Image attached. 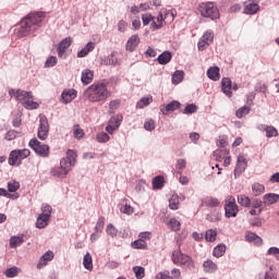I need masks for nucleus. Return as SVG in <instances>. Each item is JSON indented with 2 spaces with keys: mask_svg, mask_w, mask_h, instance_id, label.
Here are the masks:
<instances>
[{
  "mask_svg": "<svg viewBox=\"0 0 279 279\" xmlns=\"http://www.w3.org/2000/svg\"><path fill=\"white\" fill-rule=\"evenodd\" d=\"M50 219L51 218H49V216H43V214H39L35 223L36 228H38V230L47 228Z\"/></svg>",
  "mask_w": 279,
  "mask_h": 279,
  "instance_id": "412c9836",
  "label": "nucleus"
},
{
  "mask_svg": "<svg viewBox=\"0 0 279 279\" xmlns=\"http://www.w3.org/2000/svg\"><path fill=\"white\" fill-rule=\"evenodd\" d=\"M162 23H165V17H162V13H158L157 17H154L151 24H150V29L153 32H156L157 29H161Z\"/></svg>",
  "mask_w": 279,
  "mask_h": 279,
  "instance_id": "aec40b11",
  "label": "nucleus"
},
{
  "mask_svg": "<svg viewBox=\"0 0 279 279\" xmlns=\"http://www.w3.org/2000/svg\"><path fill=\"white\" fill-rule=\"evenodd\" d=\"M95 49V43L89 41L86 46L77 52V58H86L90 51Z\"/></svg>",
  "mask_w": 279,
  "mask_h": 279,
  "instance_id": "c85d7f7f",
  "label": "nucleus"
},
{
  "mask_svg": "<svg viewBox=\"0 0 279 279\" xmlns=\"http://www.w3.org/2000/svg\"><path fill=\"white\" fill-rule=\"evenodd\" d=\"M58 64V58L57 57H49L46 62H45V68L46 69H51L52 66H56Z\"/></svg>",
  "mask_w": 279,
  "mask_h": 279,
  "instance_id": "bf43d9fd",
  "label": "nucleus"
},
{
  "mask_svg": "<svg viewBox=\"0 0 279 279\" xmlns=\"http://www.w3.org/2000/svg\"><path fill=\"white\" fill-rule=\"evenodd\" d=\"M167 226L172 230V232H180V229L182 228V223H180L175 218H170Z\"/></svg>",
  "mask_w": 279,
  "mask_h": 279,
  "instance_id": "473e14b6",
  "label": "nucleus"
},
{
  "mask_svg": "<svg viewBox=\"0 0 279 279\" xmlns=\"http://www.w3.org/2000/svg\"><path fill=\"white\" fill-rule=\"evenodd\" d=\"M223 254H226V244H218L213 251V256L216 258H221Z\"/></svg>",
  "mask_w": 279,
  "mask_h": 279,
  "instance_id": "ea45409f",
  "label": "nucleus"
},
{
  "mask_svg": "<svg viewBox=\"0 0 279 279\" xmlns=\"http://www.w3.org/2000/svg\"><path fill=\"white\" fill-rule=\"evenodd\" d=\"M201 16L204 19H210V21H217L220 19L219 8L215 5V2H202L197 8Z\"/></svg>",
  "mask_w": 279,
  "mask_h": 279,
  "instance_id": "20e7f679",
  "label": "nucleus"
},
{
  "mask_svg": "<svg viewBox=\"0 0 279 279\" xmlns=\"http://www.w3.org/2000/svg\"><path fill=\"white\" fill-rule=\"evenodd\" d=\"M69 171H71V168L66 165V160L61 159L60 167L52 168L50 173L54 178H61V180H64V178L69 175Z\"/></svg>",
  "mask_w": 279,
  "mask_h": 279,
  "instance_id": "9d476101",
  "label": "nucleus"
},
{
  "mask_svg": "<svg viewBox=\"0 0 279 279\" xmlns=\"http://www.w3.org/2000/svg\"><path fill=\"white\" fill-rule=\"evenodd\" d=\"M144 129L147 131V132H154V130H156V122L151 119L147 120L145 123H144Z\"/></svg>",
  "mask_w": 279,
  "mask_h": 279,
  "instance_id": "e2e57ef3",
  "label": "nucleus"
},
{
  "mask_svg": "<svg viewBox=\"0 0 279 279\" xmlns=\"http://www.w3.org/2000/svg\"><path fill=\"white\" fill-rule=\"evenodd\" d=\"M169 208L170 210H178V208H180V196H178V194H173L169 198Z\"/></svg>",
  "mask_w": 279,
  "mask_h": 279,
  "instance_id": "72a5a7b5",
  "label": "nucleus"
},
{
  "mask_svg": "<svg viewBox=\"0 0 279 279\" xmlns=\"http://www.w3.org/2000/svg\"><path fill=\"white\" fill-rule=\"evenodd\" d=\"M207 77L213 82H219L221 74L219 73V66H213L207 70Z\"/></svg>",
  "mask_w": 279,
  "mask_h": 279,
  "instance_id": "b1692460",
  "label": "nucleus"
},
{
  "mask_svg": "<svg viewBox=\"0 0 279 279\" xmlns=\"http://www.w3.org/2000/svg\"><path fill=\"white\" fill-rule=\"evenodd\" d=\"M219 204V198H215L213 196H208L205 198V206H208V208H217Z\"/></svg>",
  "mask_w": 279,
  "mask_h": 279,
  "instance_id": "79ce46f5",
  "label": "nucleus"
},
{
  "mask_svg": "<svg viewBox=\"0 0 279 279\" xmlns=\"http://www.w3.org/2000/svg\"><path fill=\"white\" fill-rule=\"evenodd\" d=\"M247 169V159L243 156L238 157L236 166L234 169V178L236 179L238 175H241Z\"/></svg>",
  "mask_w": 279,
  "mask_h": 279,
  "instance_id": "2eb2a0df",
  "label": "nucleus"
},
{
  "mask_svg": "<svg viewBox=\"0 0 279 279\" xmlns=\"http://www.w3.org/2000/svg\"><path fill=\"white\" fill-rule=\"evenodd\" d=\"M268 256H275V258H279V248L277 246H271L267 251Z\"/></svg>",
  "mask_w": 279,
  "mask_h": 279,
  "instance_id": "774afa93",
  "label": "nucleus"
},
{
  "mask_svg": "<svg viewBox=\"0 0 279 279\" xmlns=\"http://www.w3.org/2000/svg\"><path fill=\"white\" fill-rule=\"evenodd\" d=\"M120 211L124 215H133L134 208L130 206L129 204L120 205Z\"/></svg>",
  "mask_w": 279,
  "mask_h": 279,
  "instance_id": "052dcab7",
  "label": "nucleus"
},
{
  "mask_svg": "<svg viewBox=\"0 0 279 279\" xmlns=\"http://www.w3.org/2000/svg\"><path fill=\"white\" fill-rule=\"evenodd\" d=\"M109 122H110L111 124H113L114 128H118V129H119V128L121 126V123H123V114L118 113V114L111 117V119L109 120Z\"/></svg>",
  "mask_w": 279,
  "mask_h": 279,
  "instance_id": "a18cd8bd",
  "label": "nucleus"
},
{
  "mask_svg": "<svg viewBox=\"0 0 279 279\" xmlns=\"http://www.w3.org/2000/svg\"><path fill=\"white\" fill-rule=\"evenodd\" d=\"M20 271H21V268L13 266L11 268H8L4 271V276H5V278H16V276H19Z\"/></svg>",
  "mask_w": 279,
  "mask_h": 279,
  "instance_id": "a19ab883",
  "label": "nucleus"
},
{
  "mask_svg": "<svg viewBox=\"0 0 279 279\" xmlns=\"http://www.w3.org/2000/svg\"><path fill=\"white\" fill-rule=\"evenodd\" d=\"M51 213H53V208L49 204H43L41 205V215L44 217H48L51 219Z\"/></svg>",
  "mask_w": 279,
  "mask_h": 279,
  "instance_id": "3c124183",
  "label": "nucleus"
},
{
  "mask_svg": "<svg viewBox=\"0 0 279 279\" xmlns=\"http://www.w3.org/2000/svg\"><path fill=\"white\" fill-rule=\"evenodd\" d=\"M21 189V183L19 181H11L8 183L9 193H16Z\"/></svg>",
  "mask_w": 279,
  "mask_h": 279,
  "instance_id": "864d4df0",
  "label": "nucleus"
},
{
  "mask_svg": "<svg viewBox=\"0 0 279 279\" xmlns=\"http://www.w3.org/2000/svg\"><path fill=\"white\" fill-rule=\"evenodd\" d=\"M155 279H174V278L171 277L169 271L165 270V271L158 272Z\"/></svg>",
  "mask_w": 279,
  "mask_h": 279,
  "instance_id": "338daca9",
  "label": "nucleus"
},
{
  "mask_svg": "<svg viewBox=\"0 0 279 279\" xmlns=\"http://www.w3.org/2000/svg\"><path fill=\"white\" fill-rule=\"evenodd\" d=\"M159 12L163 17V21H168V23H173L175 20V10L161 9Z\"/></svg>",
  "mask_w": 279,
  "mask_h": 279,
  "instance_id": "393cba45",
  "label": "nucleus"
},
{
  "mask_svg": "<svg viewBox=\"0 0 279 279\" xmlns=\"http://www.w3.org/2000/svg\"><path fill=\"white\" fill-rule=\"evenodd\" d=\"M32 151L27 148L11 150L9 155V165L11 167H21L25 158H29Z\"/></svg>",
  "mask_w": 279,
  "mask_h": 279,
  "instance_id": "39448f33",
  "label": "nucleus"
},
{
  "mask_svg": "<svg viewBox=\"0 0 279 279\" xmlns=\"http://www.w3.org/2000/svg\"><path fill=\"white\" fill-rule=\"evenodd\" d=\"M205 239L206 241H208L209 243H213L215 241H217V230L215 229H208L205 233Z\"/></svg>",
  "mask_w": 279,
  "mask_h": 279,
  "instance_id": "37998d69",
  "label": "nucleus"
},
{
  "mask_svg": "<svg viewBox=\"0 0 279 279\" xmlns=\"http://www.w3.org/2000/svg\"><path fill=\"white\" fill-rule=\"evenodd\" d=\"M62 160H65V165L71 169V167H75L77 162V153L73 149H69Z\"/></svg>",
  "mask_w": 279,
  "mask_h": 279,
  "instance_id": "dca6fc26",
  "label": "nucleus"
},
{
  "mask_svg": "<svg viewBox=\"0 0 279 279\" xmlns=\"http://www.w3.org/2000/svg\"><path fill=\"white\" fill-rule=\"evenodd\" d=\"M24 242L25 240L23 235H14V236H11L9 241V245L11 250H16V247H20V245H23Z\"/></svg>",
  "mask_w": 279,
  "mask_h": 279,
  "instance_id": "a878e982",
  "label": "nucleus"
},
{
  "mask_svg": "<svg viewBox=\"0 0 279 279\" xmlns=\"http://www.w3.org/2000/svg\"><path fill=\"white\" fill-rule=\"evenodd\" d=\"M265 132H266V137L267 138H274V136H278V130L274 126L268 125L265 129Z\"/></svg>",
  "mask_w": 279,
  "mask_h": 279,
  "instance_id": "13d9d810",
  "label": "nucleus"
},
{
  "mask_svg": "<svg viewBox=\"0 0 279 279\" xmlns=\"http://www.w3.org/2000/svg\"><path fill=\"white\" fill-rule=\"evenodd\" d=\"M43 27V17L40 14H28L20 23L16 29L17 38H25L32 36Z\"/></svg>",
  "mask_w": 279,
  "mask_h": 279,
  "instance_id": "f257e3e1",
  "label": "nucleus"
},
{
  "mask_svg": "<svg viewBox=\"0 0 279 279\" xmlns=\"http://www.w3.org/2000/svg\"><path fill=\"white\" fill-rule=\"evenodd\" d=\"M177 169H179V175H182V171L186 169V159H178Z\"/></svg>",
  "mask_w": 279,
  "mask_h": 279,
  "instance_id": "680f3d73",
  "label": "nucleus"
},
{
  "mask_svg": "<svg viewBox=\"0 0 279 279\" xmlns=\"http://www.w3.org/2000/svg\"><path fill=\"white\" fill-rule=\"evenodd\" d=\"M260 0H248L244 2V14L254 15L260 10Z\"/></svg>",
  "mask_w": 279,
  "mask_h": 279,
  "instance_id": "f8f14e48",
  "label": "nucleus"
},
{
  "mask_svg": "<svg viewBox=\"0 0 279 279\" xmlns=\"http://www.w3.org/2000/svg\"><path fill=\"white\" fill-rule=\"evenodd\" d=\"M83 265L88 271H93V256L90 253L84 255Z\"/></svg>",
  "mask_w": 279,
  "mask_h": 279,
  "instance_id": "58836bf2",
  "label": "nucleus"
},
{
  "mask_svg": "<svg viewBox=\"0 0 279 279\" xmlns=\"http://www.w3.org/2000/svg\"><path fill=\"white\" fill-rule=\"evenodd\" d=\"M245 240L248 241V243H255L256 245H260L263 243V239L254 232L247 233L245 235Z\"/></svg>",
  "mask_w": 279,
  "mask_h": 279,
  "instance_id": "2f4dec72",
  "label": "nucleus"
},
{
  "mask_svg": "<svg viewBox=\"0 0 279 279\" xmlns=\"http://www.w3.org/2000/svg\"><path fill=\"white\" fill-rule=\"evenodd\" d=\"M49 260H53V252H51V251L46 252L41 256L39 264L37 265V268L40 269V265H47V263H49Z\"/></svg>",
  "mask_w": 279,
  "mask_h": 279,
  "instance_id": "c9c22d12",
  "label": "nucleus"
},
{
  "mask_svg": "<svg viewBox=\"0 0 279 279\" xmlns=\"http://www.w3.org/2000/svg\"><path fill=\"white\" fill-rule=\"evenodd\" d=\"M279 202V194L276 193H268L264 195V204L266 206H271L274 204H278Z\"/></svg>",
  "mask_w": 279,
  "mask_h": 279,
  "instance_id": "5701e85b",
  "label": "nucleus"
},
{
  "mask_svg": "<svg viewBox=\"0 0 279 279\" xmlns=\"http://www.w3.org/2000/svg\"><path fill=\"white\" fill-rule=\"evenodd\" d=\"M238 204L242 206V208H250L252 206V198L245 194H239L238 197Z\"/></svg>",
  "mask_w": 279,
  "mask_h": 279,
  "instance_id": "cd10ccee",
  "label": "nucleus"
},
{
  "mask_svg": "<svg viewBox=\"0 0 279 279\" xmlns=\"http://www.w3.org/2000/svg\"><path fill=\"white\" fill-rule=\"evenodd\" d=\"M106 226V218L104 216L99 217L96 226H95V231L99 232L101 234V232H104V227Z\"/></svg>",
  "mask_w": 279,
  "mask_h": 279,
  "instance_id": "8fccbe9b",
  "label": "nucleus"
},
{
  "mask_svg": "<svg viewBox=\"0 0 279 279\" xmlns=\"http://www.w3.org/2000/svg\"><path fill=\"white\" fill-rule=\"evenodd\" d=\"M172 262L174 265H179V267H182L183 269H194L195 264L193 263V259L189 255H184L180 251H174L172 253Z\"/></svg>",
  "mask_w": 279,
  "mask_h": 279,
  "instance_id": "423d86ee",
  "label": "nucleus"
},
{
  "mask_svg": "<svg viewBox=\"0 0 279 279\" xmlns=\"http://www.w3.org/2000/svg\"><path fill=\"white\" fill-rule=\"evenodd\" d=\"M132 247L134 250H147V243L143 240H135L133 243H132Z\"/></svg>",
  "mask_w": 279,
  "mask_h": 279,
  "instance_id": "4d7b16f0",
  "label": "nucleus"
},
{
  "mask_svg": "<svg viewBox=\"0 0 279 279\" xmlns=\"http://www.w3.org/2000/svg\"><path fill=\"white\" fill-rule=\"evenodd\" d=\"M263 204H265L263 201L258 198H252L250 208H263Z\"/></svg>",
  "mask_w": 279,
  "mask_h": 279,
  "instance_id": "69168bd1",
  "label": "nucleus"
},
{
  "mask_svg": "<svg viewBox=\"0 0 279 279\" xmlns=\"http://www.w3.org/2000/svg\"><path fill=\"white\" fill-rule=\"evenodd\" d=\"M141 45V38L138 35H133L131 38L126 41V51H130L131 53L136 50V47Z\"/></svg>",
  "mask_w": 279,
  "mask_h": 279,
  "instance_id": "a211bd4d",
  "label": "nucleus"
},
{
  "mask_svg": "<svg viewBox=\"0 0 279 279\" xmlns=\"http://www.w3.org/2000/svg\"><path fill=\"white\" fill-rule=\"evenodd\" d=\"M172 54L169 51H163L161 54L158 56L157 61L160 64H169L171 62Z\"/></svg>",
  "mask_w": 279,
  "mask_h": 279,
  "instance_id": "f704fd0d",
  "label": "nucleus"
},
{
  "mask_svg": "<svg viewBox=\"0 0 279 279\" xmlns=\"http://www.w3.org/2000/svg\"><path fill=\"white\" fill-rule=\"evenodd\" d=\"M97 143H108L110 141V135L106 132H100L96 135Z\"/></svg>",
  "mask_w": 279,
  "mask_h": 279,
  "instance_id": "5fc2aeb1",
  "label": "nucleus"
},
{
  "mask_svg": "<svg viewBox=\"0 0 279 279\" xmlns=\"http://www.w3.org/2000/svg\"><path fill=\"white\" fill-rule=\"evenodd\" d=\"M184 80V71L182 70H177L173 74H172V84H181Z\"/></svg>",
  "mask_w": 279,
  "mask_h": 279,
  "instance_id": "e433bc0d",
  "label": "nucleus"
},
{
  "mask_svg": "<svg viewBox=\"0 0 279 279\" xmlns=\"http://www.w3.org/2000/svg\"><path fill=\"white\" fill-rule=\"evenodd\" d=\"M100 62L105 66H117L119 64V59L114 57V52H111V54L101 58Z\"/></svg>",
  "mask_w": 279,
  "mask_h": 279,
  "instance_id": "6ab92c4d",
  "label": "nucleus"
},
{
  "mask_svg": "<svg viewBox=\"0 0 279 279\" xmlns=\"http://www.w3.org/2000/svg\"><path fill=\"white\" fill-rule=\"evenodd\" d=\"M239 215V205H236V199L234 197H230L225 203V217L227 219L234 218Z\"/></svg>",
  "mask_w": 279,
  "mask_h": 279,
  "instance_id": "1a4fd4ad",
  "label": "nucleus"
},
{
  "mask_svg": "<svg viewBox=\"0 0 279 279\" xmlns=\"http://www.w3.org/2000/svg\"><path fill=\"white\" fill-rule=\"evenodd\" d=\"M72 43L73 40L71 39V37H66L59 43L57 48V53L59 58H64V53H66V49L71 47Z\"/></svg>",
  "mask_w": 279,
  "mask_h": 279,
  "instance_id": "4468645a",
  "label": "nucleus"
},
{
  "mask_svg": "<svg viewBox=\"0 0 279 279\" xmlns=\"http://www.w3.org/2000/svg\"><path fill=\"white\" fill-rule=\"evenodd\" d=\"M93 77H94V73L92 70H83L82 71V76H81V82L82 84H84L85 86L90 84V82H93Z\"/></svg>",
  "mask_w": 279,
  "mask_h": 279,
  "instance_id": "bb28decb",
  "label": "nucleus"
},
{
  "mask_svg": "<svg viewBox=\"0 0 279 279\" xmlns=\"http://www.w3.org/2000/svg\"><path fill=\"white\" fill-rule=\"evenodd\" d=\"M252 191H253L255 197H258V195H263V193H265V185H263L260 183H254L252 185Z\"/></svg>",
  "mask_w": 279,
  "mask_h": 279,
  "instance_id": "c03bdc74",
  "label": "nucleus"
},
{
  "mask_svg": "<svg viewBox=\"0 0 279 279\" xmlns=\"http://www.w3.org/2000/svg\"><path fill=\"white\" fill-rule=\"evenodd\" d=\"M28 145L40 158H47L49 156V145L40 143L38 138H32Z\"/></svg>",
  "mask_w": 279,
  "mask_h": 279,
  "instance_id": "0eeeda50",
  "label": "nucleus"
},
{
  "mask_svg": "<svg viewBox=\"0 0 279 279\" xmlns=\"http://www.w3.org/2000/svg\"><path fill=\"white\" fill-rule=\"evenodd\" d=\"M76 97L77 90H75L74 88L63 89V92L61 93V104L66 106L68 104H71V101H73V99H75Z\"/></svg>",
  "mask_w": 279,
  "mask_h": 279,
  "instance_id": "ddd939ff",
  "label": "nucleus"
},
{
  "mask_svg": "<svg viewBox=\"0 0 279 279\" xmlns=\"http://www.w3.org/2000/svg\"><path fill=\"white\" fill-rule=\"evenodd\" d=\"M37 136L39 141H47V138L49 137V120L45 114H39V126L37 131Z\"/></svg>",
  "mask_w": 279,
  "mask_h": 279,
  "instance_id": "6e6552de",
  "label": "nucleus"
},
{
  "mask_svg": "<svg viewBox=\"0 0 279 279\" xmlns=\"http://www.w3.org/2000/svg\"><path fill=\"white\" fill-rule=\"evenodd\" d=\"M11 97H15L17 101L25 108L26 110H38L40 105L34 101V94L32 92H25L23 89H11L9 92Z\"/></svg>",
  "mask_w": 279,
  "mask_h": 279,
  "instance_id": "7ed1b4c3",
  "label": "nucleus"
},
{
  "mask_svg": "<svg viewBox=\"0 0 279 279\" xmlns=\"http://www.w3.org/2000/svg\"><path fill=\"white\" fill-rule=\"evenodd\" d=\"M206 220L210 221V223H217V221H221V214H207Z\"/></svg>",
  "mask_w": 279,
  "mask_h": 279,
  "instance_id": "6e6d98bb",
  "label": "nucleus"
},
{
  "mask_svg": "<svg viewBox=\"0 0 279 279\" xmlns=\"http://www.w3.org/2000/svg\"><path fill=\"white\" fill-rule=\"evenodd\" d=\"M121 108V100L113 99L109 102V113L114 114L116 110H119Z\"/></svg>",
  "mask_w": 279,
  "mask_h": 279,
  "instance_id": "de8ad7c7",
  "label": "nucleus"
},
{
  "mask_svg": "<svg viewBox=\"0 0 279 279\" xmlns=\"http://www.w3.org/2000/svg\"><path fill=\"white\" fill-rule=\"evenodd\" d=\"M179 108H180V102L178 100H173L166 106H161L160 110L162 114H167V112H174V110H178Z\"/></svg>",
  "mask_w": 279,
  "mask_h": 279,
  "instance_id": "4be33fe9",
  "label": "nucleus"
},
{
  "mask_svg": "<svg viewBox=\"0 0 279 279\" xmlns=\"http://www.w3.org/2000/svg\"><path fill=\"white\" fill-rule=\"evenodd\" d=\"M133 272L135 274V278H137V279L145 278V268L142 266L133 267Z\"/></svg>",
  "mask_w": 279,
  "mask_h": 279,
  "instance_id": "603ef678",
  "label": "nucleus"
},
{
  "mask_svg": "<svg viewBox=\"0 0 279 279\" xmlns=\"http://www.w3.org/2000/svg\"><path fill=\"white\" fill-rule=\"evenodd\" d=\"M221 90L227 97H232V80L223 77L221 80Z\"/></svg>",
  "mask_w": 279,
  "mask_h": 279,
  "instance_id": "f3484780",
  "label": "nucleus"
},
{
  "mask_svg": "<svg viewBox=\"0 0 279 279\" xmlns=\"http://www.w3.org/2000/svg\"><path fill=\"white\" fill-rule=\"evenodd\" d=\"M106 232H107L108 236H111V239H114V236H117V234H119V230L112 223L107 225Z\"/></svg>",
  "mask_w": 279,
  "mask_h": 279,
  "instance_id": "09e8293b",
  "label": "nucleus"
},
{
  "mask_svg": "<svg viewBox=\"0 0 279 279\" xmlns=\"http://www.w3.org/2000/svg\"><path fill=\"white\" fill-rule=\"evenodd\" d=\"M84 99L89 104H99L106 101L110 97V90H108V84L104 82L93 83L86 88L83 94Z\"/></svg>",
  "mask_w": 279,
  "mask_h": 279,
  "instance_id": "f03ea898",
  "label": "nucleus"
},
{
  "mask_svg": "<svg viewBox=\"0 0 279 279\" xmlns=\"http://www.w3.org/2000/svg\"><path fill=\"white\" fill-rule=\"evenodd\" d=\"M203 269L206 274H215V271H217V264L210 259H207L203 264Z\"/></svg>",
  "mask_w": 279,
  "mask_h": 279,
  "instance_id": "c756f323",
  "label": "nucleus"
},
{
  "mask_svg": "<svg viewBox=\"0 0 279 279\" xmlns=\"http://www.w3.org/2000/svg\"><path fill=\"white\" fill-rule=\"evenodd\" d=\"M251 110L252 109L248 106L241 107L235 111V117L238 119H243V117H246V114L251 112Z\"/></svg>",
  "mask_w": 279,
  "mask_h": 279,
  "instance_id": "49530a36",
  "label": "nucleus"
},
{
  "mask_svg": "<svg viewBox=\"0 0 279 279\" xmlns=\"http://www.w3.org/2000/svg\"><path fill=\"white\" fill-rule=\"evenodd\" d=\"M213 40H215V34L211 31L205 32L198 40V51H206L213 45Z\"/></svg>",
  "mask_w": 279,
  "mask_h": 279,
  "instance_id": "9b49d317",
  "label": "nucleus"
},
{
  "mask_svg": "<svg viewBox=\"0 0 279 279\" xmlns=\"http://www.w3.org/2000/svg\"><path fill=\"white\" fill-rule=\"evenodd\" d=\"M151 101H154V98L143 97L141 100L137 101L136 109L143 110V108H147V106H149V104H151Z\"/></svg>",
  "mask_w": 279,
  "mask_h": 279,
  "instance_id": "4c0bfd02",
  "label": "nucleus"
},
{
  "mask_svg": "<svg viewBox=\"0 0 279 279\" xmlns=\"http://www.w3.org/2000/svg\"><path fill=\"white\" fill-rule=\"evenodd\" d=\"M195 112H197V106L190 104L185 107L183 114H195Z\"/></svg>",
  "mask_w": 279,
  "mask_h": 279,
  "instance_id": "0e129e2a",
  "label": "nucleus"
},
{
  "mask_svg": "<svg viewBox=\"0 0 279 279\" xmlns=\"http://www.w3.org/2000/svg\"><path fill=\"white\" fill-rule=\"evenodd\" d=\"M165 187V177L157 175L153 179V189L155 191H160V189Z\"/></svg>",
  "mask_w": 279,
  "mask_h": 279,
  "instance_id": "7c9ffc66",
  "label": "nucleus"
}]
</instances>
